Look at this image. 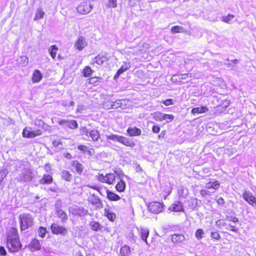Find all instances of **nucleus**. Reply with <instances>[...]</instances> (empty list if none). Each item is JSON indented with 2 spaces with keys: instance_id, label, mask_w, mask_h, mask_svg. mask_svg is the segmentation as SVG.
Wrapping results in <instances>:
<instances>
[{
  "instance_id": "nucleus-1",
  "label": "nucleus",
  "mask_w": 256,
  "mask_h": 256,
  "mask_svg": "<svg viewBox=\"0 0 256 256\" xmlns=\"http://www.w3.org/2000/svg\"><path fill=\"white\" fill-rule=\"evenodd\" d=\"M6 247L10 252L16 253L22 248L18 229L12 227L6 232Z\"/></svg>"
},
{
  "instance_id": "nucleus-2",
  "label": "nucleus",
  "mask_w": 256,
  "mask_h": 256,
  "mask_svg": "<svg viewBox=\"0 0 256 256\" xmlns=\"http://www.w3.org/2000/svg\"><path fill=\"white\" fill-rule=\"evenodd\" d=\"M34 124L36 128L34 130L29 126H26L23 129L22 132L23 138H33L42 136L44 132L47 131L50 128V126L41 119H36Z\"/></svg>"
},
{
  "instance_id": "nucleus-3",
  "label": "nucleus",
  "mask_w": 256,
  "mask_h": 256,
  "mask_svg": "<svg viewBox=\"0 0 256 256\" xmlns=\"http://www.w3.org/2000/svg\"><path fill=\"white\" fill-rule=\"evenodd\" d=\"M18 220L21 232L25 230L34 224L32 216L28 213H22L18 216Z\"/></svg>"
},
{
  "instance_id": "nucleus-4",
  "label": "nucleus",
  "mask_w": 256,
  "mask_h": 256,
  "mask_svg": "<svg viewBox=\"0 0 256 256\" xmlns=\"http://www.w3.org/2000/svg\"><path fill=\"white\" fill-rule=\"evenodd\" d=\"M118 176L116 173L110 172L106 174H100L98 176V180L108 185H112L118 180Z\"/></svg>"
},
{
  "instance_id": "nucleus-5",
  "label": "nucleus",
  "mask_w": 256,
  "mask_h": 256,
  "mask_svg": "<svg viewBox=\"0 0 256 256\" xmlns=\"http://www.w3.org/2000/svg\"><path fill=\"white\" fill-rule=\"evenodd\" d=\"M80 130H82L84 134L90 138L93 142H98L100 138V134L97 130L93 129L88 130L86 127H82Z\"/></svg>"
},
{
  "instance_id": "nucleus-6",
  "label": "nucleus",
  "mask_w": 256,
  "mask_h": 256,
  "mask_svg": "<svg viewBox=\"0 0 256 256\" xmlns=\"http://www.w3.org/2000/svg\"><path fill=\"white\" fill-rule=\"evenodd\" d=\"M164 205L162 202L154 201L148 205V210L152 213L158 214L164 211Z\"/></svg>"
},
{
  "instance_id": "nucleus-7",
  "label": "nucleus",
  "mask_w": 256,
  "mask_h": 256,
  "mask_svg": "<svg viewBox=\"0 0 256 256\" xmlns=\"http://www.w3.org/2000/svg\"><path fill=\"white\" fill-rule=\"evenodd\" d=\"M110 59V56L108 53L101 52L96 56L92 60L90 64L100 66L108 62Z\"/></svg>"
},
{
  "instance_id": "nucleus-8",
  "label": "nucleus",
  "mask_w": 256,
  "mask_h": 256,
  "mask_svg": "<svg viewBox=\"0 0 256 256\" xmlns=\"http://www.w3.org/2000/svg\"><path fill=\"white\" fill-rule=\"evenodd\" d=\"M52 233L55 235H66L68 233V230L62 226L57 223H52L50 226Z\"/></svg>"
},
{
  "instance_id": "nucleus-9",
  "label": "nucleus",
  "mask_w": 256,
  "mask_h": 256,
  "mask_svg": "<svg viewBox=\"0 0 256 256\" xmlns=\"http://www.w3.org/2000/svg\"><path fill=\"white\" fill-rule=\"evenodd\" d=\"M243 199L252 206H256V197L249 190H244L242 193Z\"/></svg>"
},
{
  "instance_id": "nucleus-10",
  "label": "nucleus",
  "mask_w": 256,
  "mask_h": 256,
  "mask_svg": "<svg viewBox=\"0 0 256 256\" xmlns=\"http://www.w3.org/2000/svg\"><path fill=\"white\" fill-rule=\"evenodd\" d=\"M58 124L62 126H64L70 129H76L78 125L77 122L74 120L62 119L58 122Z\"/></svg>"
},
{
  "instance_id": "nucleus-11",
  "label": "nucleus",
  "mask_w": 256,
  "mask_h": 256,
  "mask_svg": "<svg viewBox=\"0 0 256 256\" xmlns=\"http://www.w3.org/2000/svg\"><path fill=\"white\" fill-rule=\"evenodd\" d=\"M89 203L95 206L96 209H100L103 207V204L98 196L94 194H91L88 198Z\"/></svg>"
},
{
  "instance_id": "nucleus-12",
  "label": "nucleus",
  "mask_w": 256,
  "mask_h": 256,
  "mask_svg": "<svg viewBox=\"0 0 256 256\" xmlns=\"http://www.w3.org/2000/svg\"><path fill=\"white\" fill-rule=\"evenodd\" d=\"M78 149L83 154L89 156H92L95 154V150L92 148H90L85 144H80L78 146Z\"/></svg>"
},
{
  "instance_id": "nucleus-13",
  "label": "nucleus",
  "mask_w": 256,
  "mask_h": 256,
  "mask_svg": "<svg viewBox=\"0 0 256 256\" xmlns=\"http://www.w3.org/2000/svg\"><path fill=\"white\" fill-rule=\"evenodd\" d=\"M76 9L79 14H86L91 10L92 8L89 3L84 2L80 4Z\"/></svg>"
},
{
  "instance_id": "nucleus-14",
  "label": "nucleus",
  "mask_w": 256,
  "mask_h": 256,
  "mask_svg": "<svg viewBox=\"0 0 256 256\" xmlns=\"http://www.w3.org/2000/svg\"><path fill=\"white\" fill-rule=\"evenodd\" d=\"M120 143L124 146L131 148L136 146V142L134 139L126 138L123 136H121Z\"/></svg>"
},
{
  "instance_id": "nucleus-15",
  "label": "nucleus",
  "mask_w": 256,
  "mask_h": 256,
  "mask_svg": "<svg viewBox=\"0 0 256 256\" xmlns=\"http://www.w3.org/2000/svg\"><path fill=\"white\" fill-rule=\"evenodd\" d=\"M168 210L174 212H183L184 208L183 204L180 201H176L169 207Z\"/></svg>"
},
{
  "instance_id": "nucleus-16",
  "label": "nucleus",
  "mask_w": 256,
  "mask_h": 256,
  "mask_svg": "<svg viewBox=\"0 0 256 256\" xmlns=\"http://www.w3.org/2000/svg\"><path fill=\"white\" fill-rule=\"evenodd\" d=\"M34 177L33 172L30 168L25 170L21 176L22 180L24 182H30L32 181Z\"/></svg>"
},
{
  "instance_id": "nucleus-17",
  "label": "nucleus",
  "mask_w": 256,
  "mask_h": 256,
  "mask_svg": "<svg viewBox=\"0 0 256 256\" xmlns=\"http://www.w3.org/2000/svg\"><path fill=\"white\" fill-rule=\"evenodd\" d=\"M88 44L86 39L82 36H79L76 40L74 46L78 50H82Z\"/></svg>"
},
{
  "instance_id": "nucleus-18",
  "label": "nucleus",
  "mask_w": 256,
  "mask_h": 256,
  "mask_svg": "<svg viewBox=\"0 0 256 256\" xmlns=\"http://www.w3.org/2000/svg\"><path fill=\"white\" fill-rule=\"evenodd\" d=\"M54 179L52 175L44 174L39 180V183L42 185L50 184L53 182Z\"/></svg>"
},
{
  "instance_id": "nucleus-19",
  "label": "nucleus",
  "mask_w": 256,
  "mask_h": 256,
  "mask_svg": "<svg viewBox=\"0 0 256 256\" xmlns=\"http://www.w3.org/2000/svg\"><path fill=\"white\" fill-rule=\"evenodd\" d=\"M192 78L190 74H184L174 76L172 79L174 82H182L183 80H187L188 78Z\"/></svg>"
},
{
  "instance_id": "nucleus-20",
  "label": "nucleus",
  "mask_w": 256,
  "mask_h": 256,
  "mask_svg": "<svg viewBox=\"0 0 256 256\" xmlns=\"http://www.w3.org/2000/svg\"><path fill=\"white\" fill-rule=\"evenodd\" d=\"M116 184L115 186L116 190L118 192H124L126 188V183L125 181L118 176Z\"/></svg>"
},
{
  "instance_id": "nucleus-21",
  "label": "nucleus",
  "mask_w": 256,
  "mask_h": 256,
  "mask_svg": "<svg viewBox=\"0 0 256 256\" xmlns=\"http://www.w3.org/2000/svg\"><path fill=\"white\" fill-rule=\"evenodd\" d=\"M71 166L75 168L76 172L81 175L83 172L84 167L83 165L78 160H72L71 162Z\"/></svg>"
},
{
  "instance_id": "nucleus-22",
  "label": "nucleus",
  "mask_w": 256,
  "mask_h": 256,
  "mask_svg": "<svg viewBox=\"0 0 256 256\" xmlns=\"http://www.w3.org/2000/svg\"><path fill=\"white\" fill-rule=\"evenodd\" d=\"M127 133L130 136H140L142 134V130L136 127H128L126 130Z\"/></svg>"
},
{
  "instance_id": "nucleus-23",
  "label": "nucleus",
  "mask_w": 256,
  "mask_h": 256,
  "mask_svg": "<svg viewBox=\"0 0 256 256\" xmlns=\"http://www.w3.org/2000/svg\"><path fill=\"white\" fill-rule=\"evenodd\" d=\"M106 198L110 201H118L120 200V196L114 192L107 190H106Z\"/></svg>"
},
{
  "instance_id": "nucleus-24",
  "label": "nucleus",
  "mask_w": 256,
  "mask_h": 256,
  "mask_svg": "<svg viewBox=\"0 0 256 256\" xmlns=\"http://www.w3.org/2000/svg\"><path fill=\"white\" fill-rule=\"evenodd\" d=\"M104 216L110 222H114L116 218V214L112 212L110 208L104 209Z\"/></svg>"
},
{
  "instance_id": "nucleus-25",
  "label": "nucleus",
  "mask_w": 256,
  "mask_h": 256,
  "mask_svg": "<svg viewBox=\"0 0 256 256\" xmlns=\"http://www.w3.org/2000/svg\"><path fill=\"white\" fill-rule=\"evenodd\" d=\"M42 78V74L38 70H34L32 76V80L33 83H37L40 82Z\"/></svg>"
},
{
  "instance_id": "nucleus-26",
  "label": "nucleus",
  "mask_w": 256,
  "mask_h": 256,
  "mask_svg": "<svg viewBox=\"0 0 256 256\" xmlns=\"http://www.w3.org/2000/svg\"><path fill=\"white\" fill-rule=\"evenodd\" d=\"M171 240L173 243L178 244L184 241L185 237L183 234H174L171 236Z\"/></svg>"
},
{
  "instance_id": "nucleus-27",
  "label": "nucleus",
  "mask_w": 256,
  "mask_h": 256,
  "mask_svg": "<svg viewBox=\"0 0 256 256\" xmlns=\"http://www.w3.org/2000/svg\"><path fill=\"white\" fill-rule=\"evenodd\" d=\"M130 63L124 62L123 64L118 70L116 73L115 74L114 78H118L120 74L127 70L128 69L130 68Z\"/></svg>"
},
{
  "instance_id": "nucleus-28",
  "label": "nucleus",
  "mask_w": 256,
  "mask_h": 256,
  "mask_svg": "<svg viewBox=\"0 0 256 256\" xmlns=\"http://www.w3.org/2000/svg\"><path fill=\"white\" fill-rule=\"evenodd\" d=\"M29 248L32 251H36L40 249V244L38 240L33 239L29 244Z\"/></svg>"
},
{
  "instance_id": "nucleus-29",
  "label": "nucleus",
  "mask_w": 256,
  "mask_h": 256,
  "mask_svg": "<svg viewBox=\"0 0 256 256\" xmlns=\"http://www.w3.org/2000/svg\"><path fill=\"white\" fill-rule=\"evenodd\" d=\"M56 212L57 216L61 220L62 222H66L68 220V215L62 210L60 208H57Z\"/></svg>"
},
{
  "instance_id": "nucleus-30",
  "label": "nucleus",
  "mask_w": 256,
  "mask_h": 256,
  "mask_svg": "<svg viewBox=\"0 0 256 256\" xmlns=\"http://www.w3.org/2000/svg\"><path fill=\"white\" fill-rule=\"evenodd\" d=\"M206 188L210 190H217L220 187V183L218 180L210 181L206 184Z\"/></svg>"
},
{
  "instance_id": "nucleus-31",
  "label": "nucleus",
  "mask_w": 256,
  "mask_h": 256,
  "mask_svg": "<svg viewBox=\"0 0 256 256\" xmlns=\"http://www.w3.org/2000/svg\"><path fill=\"white\" fill-rule=\"evenodd\" d=\"M208 108L206 106H201L200 107H196L192 108L191 110V113L194 114H203L208 112Z\"/></svg>"
},
{
  "instance_id": "nucleus-32",
  "label": "nucleus",
  "mask_w": 256,
  "mask_h": 256,
  "mask_svg": "<svg viewBox=\"0 0 256 256\" xmlns=\"http://www.w3.org/2000/svg\"><path fill=\"white\" fill-rule=\"evenodd\" d=\"M90 226L92 230L98 232L101 230L102 226L98 222L92 220L90 222Z\"/></svg>"
},
{
  "instance_id": "nucleus-33",
  "label": "nucleus",
  "mask_w": 256,
  "mask_h": 256,
  "mask_svg": "<svg viewBox=\"0 0 256 256\" xmlns=\"http://www.w3.org/2000/svg\"><path fill=\"white\" fill-rule=\"evenodd\" d=\"M62 178L66 182H70L72 179V174L66 170H64L62 172Z\"/></svg>"
},
{
  "instance_id": "nucleus-34",
  "label": "nucleus",
  "mask_w": 256,
  "mask_h": 256,
  "mask_svg": "<svg viewBox=\"0 0 256 256\" xmlns=\"http://www.w3.org/2000/svg\"><path fill=\"white\" fill-rule=\"evenodd\" d=\"M142 238L147 243V238L149 235V230L147 228H140L139 230Z\"/></svg>"
},
{
  "instance_id": "nucleus-35",
  "label": "nucleus",
  "mask_w": 256,
  "mask_h": 256,
  "mask_svg": "<svg viewBox=\"0 0 256 256\" xmlns=\"http://www.w3.org/2000/svg\"><path fill=\"white\" fill-rule=\"evenodd\" d=\"M93 70L90 66H86L82 70V72L84 78H89L93 73Z\"/></svg>"
},
{
  "instance_id": "nucleus-36",
  "label": "nucleus",
  "mask_w": 256,
  "mask_h": 256,
  "mask_svg": "<svg viewBox=\"0 0 256 256\" xmlns=\"http://www.w3.org/2000/svg\"><path fill=\"white\" fill-rule=\"evenodd\" d=\"M152 118L156 122H162L163 121V118L164 116V114H162L160 112H156L152 114Z\"/></svg>"
},
{
  "instance_id": "nucleus-37",
  "label": "nucleus",
  "mask_w": 256,
  "mask_h": 256,
  "mask_svg": "<svg viewBox=\"0 0 256 256\" xmlns=\"http://www.w3.org/2000/svg\"><path fill=\"white\" fill-rule=\"evenodd\" d=\"M120 254L122 256H128L130 254V247L127 245H124L120 249Z\"/></svg>"
},
{
  "instance_id": "nucleus-38",
  "label": "nucleus",
  "mask_w": 256,
  "mask_h": 256,
  "mask_svg": "<svg viewBox=\"0 0 256 256\" xmlns=\"http://www.w3.org/2000/svg\"><path fill=\"white\" fill-rule=\"evenodd\" d=\"M102 78L100 77H98L96 76L90 77L88 79V83L89 84L96 86L98 85V82Z\"/></svg>"
},
{
  "instance_id": "nucleus-39",
  "label": "nucleus",
  "mask_w": 256,
  "mask_h": 256,
  "mask_svg": "<svg viewBox=\"0 0 256 256\" xmlns=\"http://www.w3.org/2000/svg\"><path fill=\"white\" fill-rule=\"evenodd\" d=\"M170 32L172 34L176 33H181L184 32V28L182 26L176 25L172 26L170 28Z\"/></svg>"
},
{
  "instance_id": "nucleus-40",
  "label": "nucleus",
  "mask_w": 256,
  "mask_h": 256,
  "mask_svg": "<svg viewBox=\"0 0 256 256\" xmlns=\"http://www.w3.org/2000/svg\"><path fill=\"white\" fill-rule=\"evenodd\" d=\"M58 50V48L56 45H52L50 48V54L52 59L54 60Z\"/></svg>"
},
{
  "instance_id": "nucleus-41",
  "label": "nucleus",
  "mask_w": 256,
  "mask_h": 256,
  "mask_svg": "<svg viewBox=\"0 0 256 256\" xmlns=\"http://www.w3.org/2000/svg\"><path fill=\"white\" fill-rule=\"evenodd\" d=\"M44 12L43 11L42 9L41 8H38V9H37L36 12L34 20H38L42 18L44 16Z\"/></svg>"
},
{
  "instance_id": "nucleus-42",
  "label": "nucleus",
  "mask_w": 256,
  "mask_h": 256,
  "mask_svg": "<svg viewBox=\"0 0 256 256\" xmlns=\"http://www.w3.org/2000/svg\"><path fill=\"white\" fill-rule=\"evenodd\" d=\"M226 229L229 231H231L235 233H238L239 231V228L236 225H232L230 224L227 225Z\"/></svg>"
},
{
  "instance_id": "nucleus-43",
  "label": "nucleus",
  "mask_w": 256,
  "mask_h": 256,
  "mask_svg": "<svg viewBox=\"0 0 256 256\" xmlns=\"http://www.w3.org/2000/svg\"><path fill=\"white\" fill-rule=\"evenodd\" d=\"M121 136H122L112 134L109 136H107L106 138L108 140H112L113 141H117L118 142L120 143Z\"/></svg>"
},
{
  "instance_id": "nucleus-44",
  "label": "nucleus",
  "mask_w": 256,
  "mask_h": 256,
  "mask_svg": "<svg viewBox=\"0 0 256 256\" xmlns=\"http://www.w3.org/2000/svg\"><path fill=\"white\" fill-rule=\"evenodd\" d=\"M47 233L46 228L45 227L40 226L38 229V234L40 237L44 238Z\"/></svg>"
},
{
  "instance_id": "nucleus-45",
  "label": "nucleus",
  "mask_w": 256,
  "mask_h": 256,
  "mask_svg": "<svg viewBox=\"0 0 256 256\" xmlns=\"http://www.w3.org/2000/svg\"><path fill=\"white\" fill-rule=\"evenodd\" d=\"M174 116L172 114H164L163 120H166L168 123L174 120Z\"/></svg>"
},
{
  "instance_id": "nucleus-46",
  "label": "nucleus",
  "mask_w": 256,
  "mask_h": 256,
  "mask_svg": "<svg viewBox=\"0 0 256 256\" xmlns=\"http://www.w3.org/2000/svg\"><path fill=\"white\" fill-rule=\"evenodd\" d=\"M234 16L231 14H228L226 16L222 17V21L226 23H230V22L234 18Z\"/></svg>"
},
{
  "instance_id": "nucleus-47",
  "label": "nucleus",
  "mask_w": 256,
  "mask_h": 256,
  "mask_svg": "<svg viewBox=\"0 0 256 256\" xmlns=\"http://www.w3.org/2000/svg\"><path fill=\"white\" fill-rule=\"evenodd\" d=\"M210 236L212 238L219 240H220L221 236L218 231L212 232L210 233Z\"/></svg>"
},
{
  "instance_id": "nucleus-48",
  "label": "nucleus",
  "mask_w": 256,
  "mask_h": 256,
  "mask_svg": "<svg viewBox=\"0 0 256 256\" xmlns=\"http://www.w3.org/2000/svg\"><path fill=\"white\" fill-rule=\"evenodd\" d=\"M107 6L110 8H115L117 6V0H108Z\"/></svg>"
},
{
  "instance_id": "nucleus-49",
  "label": "nucleus",
  "mask_w": 256,
  "mask_h": 256,
  "mask_svg": "<svg viewBox=\"0 0 256 256\" xmlns=\"http://www.w3.org/2000/svg\"><path fill=\"white\" fill-rule=\"evenodd\" d=\"M204 234V230L202 229L199 228L198 229L195 233L196 237L198 240H200L202 238V236Z\"/></svg>"
},
{
  "instance_id": "nucleus-50",
  "label": "nucleus",
  "mask_w": 256,
  "mask_h": 256,
  "mask_svg": "<svg viewBox=\"0 0 256 256\" xmlns=\"http://www.w3.org/2000/svg\"><path fill=\"white\" fill-rule=\"evenodd\" d=\"M162 103L165 106H169L174 104V100L172 98H168V99H166V100L162 101Z\"/></svg>"
},
{
  "instance_id": "nucleus-51",
  "label": "nucleus",
  "mask_w": 256,
  "mask_h": 256,
  "mask_svg": "<svg viewBox=\"0 0 256 256\" xmlns=\"http://www.w3.org/2000/svg\"><path fill=\"white\" fill-rule=\"evenodd\" d=\"M216 226L218 228H221L222 226H227V224L222 220H218L216 222Z\"/></svg>"
},
{
  "instance_id": "nucleus-52",
  "label": "nucleus",
  "mask_w": 256,
  "mask_h": 256,
  "mask_svg": "<svg viewBox=\"0 0 256 256\" xmlns=\"http://www.w3.org/2000/svg\"><path fill=\"white\" fill-rule=\"evenodd\" d=\"M62 142L60 139L54 140L52 142V145L54 148L58 147L60 146H62Z\"/></svg>"
},
{
  "instance_id": "nucleus-53",
  "label": "nucleus",
  "mask_w": 256,
  "mask_h": 256,
  "mask_svg": "<svg viewBox=\"0 0 256 256\" xmlns=\"http://www.w3.org/2000/svg\"><path fill=\"white\" fill-rule=\"evenodd\" d=\"M229 217L227 216V220H228L229 222H232L234 223H236V222H238L239 220H238V218L235 216H230V218H228Z\"/></svg>"
},
{
  "instance_id": "nucleus-54",
  "label": "nucleus",
  "mask_w": 256,
  "mask_h": 256,
  "mask_svg": "<svg viewBox=\"0 0 256 256\" xmlns=\"http://www.w3.org/2000/svg\"><path fill=\"white\" fill-rule=\"evenodd\" d=\"M160 127L157 125H154L152 126V132L154 133L158 134L160 132Z\"/></svg>"
},
{
  "instance_id": "nucleus-55",
  "label": "nucleus",
  "mask_w": 256,
  "mask_h": 256,
  "mask_svg": "<svg viewBox=\"0 0 256 256\" xmlns=\"http://www.w3.org/2000/svg\"><path fill=\"white\" fill-rule=\"evenodd\" d=\"M216 203L218 205L222 206L225 204V201H224V199L222 197H220V198H216Z\"/></svg>"
},
{
  "instance_id": "nucleus-56",
  "label": "nucleus",
  "mask_w": 256,
  "mask_h": 256,
  "mask_svg": "<svg viewBox=\"0 0 256 256\" xmlns=\"http://www.w3.org/2000/svg\"><path fill=\"white\" fill-rule=\"evenodd\" d=\"M7 254V252L3 246H0V255L2 256H6Z\"/></svg>"
},
{
  "instance_id": "nucleus-57",
  "label": "nucleus",
  "mask_w": 256,
  "mask_h": 256,
  "mask_svg": "<svg viewBox=\"0 0 256 256\" xmlns=\"http://www.w3.org/2000/svg\"><path fill=\"white\" fill-rule=\"evenodd\" d=\"M44 169L46 172H48L52 170V167L50 163H46L44 166Z\"/></svg>"
},
{
  "instance_id": "nucleus-58",
  "label": "nucleus",
  "mask_w": 256,
  "mask_h": 256,
  "mask_svg": "<svg viewBox=\"0 0 256 256\" xmlns=\"http://www.w3.org/2000/svg\"><path fill=\"white\" fill-rule=\"evenodd\" d=\"M200 194L203 196H206V195H208L209 194V192L206 190H204V189H202L200 190Z\"/></svg>"
},
{
  "instance_id": "nucleus-59",
  "label": "nucleus",
  "mask_w": 256,
  "mask_h": 256,
  "mask_svg": "<svg viewBox=\"0 0 256 256\" xmlns=\"http://www.w3.org/2000/svg\"><path fill=\"white\" fill-rule=\"evenodd\" d=\"M64 156L65 158H66L68 160H70L72 158V154L70 152H66V153L64 154Z\"/></svg>"
},
{
  "instance_id": "nucleus-60",
  "label": "nucleus",
  "mask_w": 256,
  "mask_h": 256,
  "mask_svg": "<svg viewBox=\"0 0 256 256\" xmlns=\"http://www.w3.org/2000/svg\"><path fill=\"white\" fill-rule=\"evenodd\" d=\"M89 187L90 188H91L94 190H96L98 192H100V188H99L98 186H89Z\"/></svg>"
},
{
  "instance_id": "nucleus-61",
  "label": "nucleus",
  "mask_w": 256,
  "mask_h": 256,
  "mask_svg": "<svg viewBox=\"0 0 256 256\" xmlns=\"http://www.w3.org/2000/svg\"><path fill=\"white\" fill-rule=\"evenodd\" d=\"M166 130H162L160 134V135H158V138H160L161 137L162 138H164L166 134Z\"/></svg>"
},
{
  "instance_id": "nucleus-62",
  "label": "nucleus",
  "mask_w": 256,
  "mask_h": 256,
  "mask_svg": "<svg viewBox=\"0 0 256 256\" xmlns=\"http://www.w3.org/2000/svg\"><path fill=\"white\" fill-rule=\"evenodd\" d=\"M76 256H84L81 252H80L78 254H77Z\"/></svg>"
},
{
  "instance_id": "nucleus-63",
  "label": "nucleus",
  "mask_w": 256,
  "mask_h": 256,
  "mask_svg": "<svg viewBox=\"0 0 256 256\" xmlns=\"http://www.w3.org/2000/svg\"><path fill=\"white\" fill-rule=\"evenodd\" d=\"M216 112L217 114H220V113L222 112V110H216Z\"/></svg>"
},
{
  "instance_id": "nucleus-64",
  "label": "nucleus",
  "mask_w": 256,
  "mask_h": 256,
  "mask_svg": "<svg viewBox=\"0 0 256 256\" xmlns=\"http://www.w3.org/2000/svg\"><path fill=\"white\" fill-rule=\"evenodd\" d=\"M86 256H91V255L90 254H86Z\"/></svg>"
}]
</instances>
